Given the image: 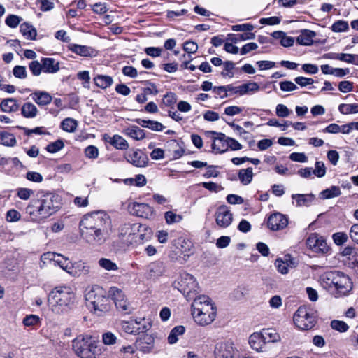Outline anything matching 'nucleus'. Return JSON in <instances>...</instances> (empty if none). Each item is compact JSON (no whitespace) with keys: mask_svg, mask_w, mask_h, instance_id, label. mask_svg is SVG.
I'll list each match as a JSON object with an SVG mask.
<instances>
[{"mask_svg":"<svg viewBox=\"0 0 358 358\" xmlns=\"http://www.w3.org/2000/svg\"><path fill=\"white\" fill-rule=\"evenodd\" d=\"M82 237L91 244L101 245L109 238L113 226L110 217L102 211L85 215L80 222Z\"/></svg>","mask_w":358,"mask_h":358,"instance_id":"f257e3e1","label":"nucleus"},{"mask_svg":"<svg viewBox=\"0 0 358 358\" xmlns=\"http://www.w3.org/2000/svg\"><path fill=\"white\" fill-rule=\"evenodd\" d=\"M61 206L60 196L52 192H42L31 200L26 208L27 217L39 222L56 213Z\"/></svg>","mask_w":358,"mask_h":358,"instance_id":"f03ea898","label":"nucleus"},{"mask_svg":"<svg viewBox=\"0 0 358 358\" xmlns=\"http://www.w3.org/2000/svg\"><path fill=\"white\" fill-rule=\"evenodd\" d=\"M192 315L200 326H207L213 322L217 316V307L206 295L196 297L192 303Z\"/></svg>","mask_w":358,"mask_h":358,"instance_id":"7ed1b4c3","label":"nucleus"},{"mask_svg":"<svg viewBox=\"0 0 358 358\" xmlns=\"http://www.w3.org/2000/svg\"><path fill=\"white\" fill-rule=\"evenodd\" d=\"M75 298V293L71 287H56L49 294L48 306L55 313L62 314L72 308Z\"/></svg>","mask_w":358,"mask_h":358,"instance_id":"20e7f679","label":"nucleus"},{"mask_svg":"<svg viewBox=\"0 0 358 358\" xmlns=\"http://www.w3.org/2000/svg\"><path fill=\"white\" fill-rule=\"evenodd\" d=\"M151 234V229L145 225L127 223L120 227L119 236L126 244L136 245L148 241Z\"/></svg>","mask_w":358,"mask_h":358,"instance_id":"39448f33","label":"nucleus"},{"mask_svg":"<svg viewBox=\"0 0 358 358\" xmlns=\"http://www.w3.org/2000/svg\"><path fill=\"white\" fill-rule=\"evenodd\" d=\"M87 306L93 309L94 313L105 312L108 310L109 299L106 292L98 285L91 287L85 294Z\"/></svg>","mask_w":358,"mask_h":358,"instance_id":"423d86ee","label":"nucleus"},{"mask_svg":"<svg viewBox=\"0 0 358 358\" xmlns=\"http://www.w3.org/2000/svg\"><path fill=\"white\" fill-rule=\"evenodd\" d=\"M73 348L81 358H96V341L90 335H79L73 341Z\"/></svg>","mask_w":358,"mask_h":358,"instance_id":"0eeeda50","label":"nucleus"},{"mask_svg":"<svg viewBox=\"0 0 358 358\" xmlns=\"http://www.w3.org/2000/svg\"><path fill=\"white\" fill-rule=\"evenodd\" d=\"M293 320L295 325L300 329H312L317 322L315 311L306 306H300L294 313Z\"/></svg>","mask_w":358,"mask_h":358,"instance_id":"6e6552de","label":"nucleus"},{"mask_svg":"<svg viewBox=\"0 0 358 358\" xmlns=\"http://www.w3.org/2000/svg\"><path fill=\"white\" fill-rule=\"evenodd\" d=\"M175 286L184 294L196 292L199 289L195 278L187 273L180 274V278L175 282Z\"/></svg>","mask_w":358,"mask_h":358,"instance_id":"1a4fd4ad","label":"nucleus"},{"mask_svg":"<svg viewBox=\"0 0 358 358\" xmlns=\"http://www.w3.org/2000/svg\"><path fill=\"white\" fill-rule=\"evenodd\" d=\"M306 245L310 250L317 253H326L329 250L325 238L317 233H313L308 236Z\"/></svg>","mask_w":358,"mask_h":358,"instance_id":"9d476101","label":"nucleus"},{"mask_svg":"<svg viewBox=\"0 0 358 358\" xmlns=\"http://www.w3.org/2000/svg\"><path fill=\"white\" fill-rule=\"evenodd\" d=\"M128 210L131 215L145 219H151L154 215L153 208L144 203H130Z\"/></svg>","mask_w":358,"mask_h":358,"instance_id":"9b49d317","label":"nucleus"},{"mask_svg":"<svg viewBox=\"0 0 358 358\" xmlns=\"http://www.w3.org/2000/svg\"><path fill=\"white\" fill-rule=\"evenodd\" d=\"M216 358H239L238 350L231 343H221L217 344L215 350Z\"/></svg>","mask_w":358,"mask_h":358,"instance_id":"f8f14e48","label":"nucleus"},{"mask_svg":"<svg viewBox=\"0 0 358 358\" xmlns=\"http://www.w3.org/2000/svg\"><path fill=\"white\" fill-rule=\"evenodd\" d=\"M215 217L216 224L221 228H227L233 220V215L225 205L221 206L217 209Z\"/></svg>","mask_w":358,"mask_h":358,"instance_id":"ddd939ff","label":"nucleus"},{"mask_svg":"<svg viewBox=\"0 0 358 358\" xmlns=\"http://www.w3.org/2000/svg\"><path fill=\"white\" fill-rule=\"evenodd\" d=\"M287 224L288 218L280 213H275L268 218L267 226L272 231L282 230Z\"/></svg>","mask_w":358,"mask_h":358,"instance_id":"4468645a","label":"nucleus"},{"mask_svg":"<svg viewBox=\"0 0 358 358\" xmlns=\"http://www.w3.org/2000/svg\"><path fill=\"white\" fill-rule=\"evenodd\" d=\"M352 289L350 279L343 273L337 271L334 282V289L341 294H346Z\"/></svg>","mask_w":358,"mask_h":358,"instance_id":"2eb2a0df","label":"nucleus"},{"mask_svg":"<svg viewBox=\"0 0 358 358\" xmlns=\"http://www.w3.org/2000/svg\"><path fill=\"white\" fill-rule=\"evenodd\" d=\"M296 265V259L290 255H285L283 257L278 258L275 262L278 271L283 275L288 273L289 269L295 268Z\"/></svg>","mask_w":358,"mask_h":358,"instance_id":"dca6fc26","label":"nucleus"},{"mask_svg":"<svg viewBox=\"0 0 358 358\" xmlns=\"http://www.w3.org/2000/svg\"><path fill=\"white\" fill-rule=\"evenodd\" d=\"M166 272V265L163 262L155 261L147 266V275L149 279L156 280L163 276Z\"/></svg>","mask_w":358,"mask_h":358,"instance_id":"f3484780","label":"nucleus"},{"mask_svg":"<svg viewBox=\"0 0 358 358\" xmlns=\"http://www.w3.org/2000/svg\"><path fill=\"white\" fill-rule=\"evenodd\" d=\"M208 134L216 135V136L213 138V142L212 143V149L214 152L222 154L228 150V137L225 134L213 131H208Z\"/></svg>","mask_w":358,"mask_h":358,"instance_id":"a211bd4d","label":"nucleus"},{"mask_svg":"<svg viewBox=\"0 0 358 358\" xmlns=\"http://www.w3.org/2000/svg\"><path fill=\"white\" fill-rule=\"evenodd\" d=\"M126 159L136 167H145L148 162V157L139 150L127 154Z\"/></svg>","mask_w":358,"mask_h":358,"instance_id":"6ab92c4d","label":"nucleus"},{"mask_svg":"<svg viewBox=\"0 0 358 358\" xmlns=\"http://www.w3.org/2000/svg\"><path fill=\"white\" fill-rule=\"evenodd\" d=\"M155 339L152 335H142L136 342V348L145 352H150L154 347Z\"/></svg>","mask_w":358,"mask_h":358,"instance_id":"aec40b11","label":"nucleus"},{"mask_svg":"<svg viewBox=\"0 0 358 358\" xmlns=\"http://www.w3.org/2000/svg\"><path fill=\"white\" fill-rule=\"evenodd\" d=\"M249 344L250 347L257 352H264L266 343L263 339L262 334L260 332H255L249 337Z\"/></svg>","mask_w":358,"mask_h":358,"instance_id":"412c9836","label":"nucleus"},{"mask_svg":"<svg viewBox=\"0 0 358 358\" xmlns=\"http://www.w3.org/2000/svg\"><path fill=\"white\" fill-rule=\"evenodd\" d=\"M71 271H69V273L73 277L86 275L90 271V265L81 261L73 263Z\"/></svg>","mask_w":358,"mask_h":358,"instance_id":"4be33fe9","label":"nucleus"},{"mask_svg":"<svg viewBox=\"0 0 358 358\" xmlns=\"http://www.w3.org/2000/svg\"><path fill=\"white\" fill-rule=\"evenodd\" d=\"M68 48L71 52L82 57H94L96 55V51L89 46L70 44Z\"/></svg>","mask_w":358,"mask_h":358,"instance_id":"5701e85b","label":"nucleus"},{"mask_svg":"<svg viewBox=\"0 0 358 358\" xmlns=\"http://www.w3.org/2000/svg\"><path fill=\"white\" fill-rule=\"evenodd\" d=\"M316 33L308 29H303L301 31L299 36L296 38V42L301 45H311L313 43V38L315 37Z\"/></svg>","mask_w":358,"mask_h":358,"instance_id":"b1692460","label":"nucleus"},{"mask_svg":"<svg viewBox=\"0 0 358 358\" xmlns=\"http://www.w3.org/2000/svg\"><path fill=\"white\" fill-rule=\"evenodd\" d=\"M292 199L296 201V206H308L315 199L313 194H296L292 195Z\"/></svg>","mask_w":358,"mask_h":358,"instance_id":"393cba45","label":"nucleus"},{"mask_svg":"<svg viewBox=\"0 0 358 358\" xmlns=\"http://www.w3.org/2000/svg\"><path fill=\"white\" fill-rule=\"evenodd\" d=\"M43 71L48 73H55L59 70V64L53 58H44L42 59Z\"/></svg>","mask_w":358,"mask_h":358,"instance_id":"a878e982","label":"nucleus"},{"mask_svg":"<svg viewBox=\"0 0 358 358\" xmlns=\"http://www.w3.org/2000/svg\"><path fill=\"white\" fill-rule=\"evenodd\" d=\"M336 272H327L321 276L320 282L324 288L330 290L334 289Z\"/></svg>","mask_w":358,"mask_h":358,"instance_id":"bb28decb","label":"nucleus"},{"mask_svg":"<svg viewBox=\"0 0 358 358\" xmlns=\"http://www.w3.org/2000/svg\"><path fill=\"white\" fill-rule=\"evenodd\" d=\"M136 122L141 127L148 128L155 131H161L164 128L162 123L155 120L136 119Z\"/></svg>","mask_w":358,"mask_h":358,"instance_id":"cd10ccee","label":"nucleus"},{"mask_svg":"<svg viewBox=\"0 0 358 358\" xmlns=\"http://www.w3.org/2000/svg\"><path fill=\"white\" fill-rule=\"evenodd\" d=\"M31 96L32 99L39 106L48 105L52 100L51 95L46 92H36Z\"/></svg>","mask_w":358,"mask_h":358,"instance_id":"c85d7f7f","label":"nucleus"},{"mask_svg":"<svg viewBox=\"0 0 358 358\" xmlns=\"http://www.w3.org/2000/svg\"><path fill=\"white\" fill-rule=\"evenodd\" d=\"M124 134L136 140V141H141L145 137V133L143 129H141L138 126H131L128 128H127L124 130Z\"/></svg>","mask_w":358,"mask_h":358,"instance_id":"c756f323","label":"nucleus"},{"mask_svg":"<svg viewBox=\"0 0 358 358\" xmlns=\"http://www.w3.org/2000/svg\"><path fill=\"white\" fill-rule=\"evenodd\" d=\"M261 333L266 344L268 343H276L280 341V336L275 329H262Z\"/></svg>","mask_w":358,"mask_h":358,"instance_id":"7c9ffc66","label":"nucleus"},{"mask_svg":"<svg viewBox=\"0 0 358 358\" xmlns=\"http://www.w3.org/2000/svg\"><path fill=\"white\" fill-rule=\"evenodd\" d=\"M238 177L240 182L243 185H247L251 182L253 178V169L251 167L242 169L239 170Z\"/></svg>","mask_w":358,"mask_h":358,"instance_id":"2f4dec72","label":"nucleus"},{"mask_svg":"<svg viewBox=\"0 0 358 358\" xmlns=\"http://www.w3.org/2000/svg\"><path fill=\"white\" fill-rule=\"evenodd\" d=\"M94 81L95 85L101 89H106L113 83V78L106 75H97L94 78Z\"/></svg>","mask_w":358,"mask_h":358,"instance_id":"473e14b6","label":"nucleus"},{"mask_svg":"<svg viewBox=\"0 0 358 358\" xmlns=\"http://www.w3.org/2000/svg\"><path fill=\"white\" fill-rule=\"evenodd\" d=\"M110 145L118 150H127L129 148L128 142L121 136L115 134L110 138L108 141Z\"/></svg>","mask_w":358,"mask_h":358,"instance_id":"72a5a7b5","label":"nucleus"},{"mask_svg":"<svg viewBox=\"0 0 358 358\" xmlns=\"http://www.w3.org/2000/svg\"><path fill=\"white\" fill-rule=\"evenodd\" d=\"M259 90V85L255 82H248L239 86V96Z\"/></svg>","mask_w":358,"mask_h":358,"instance_id":"f704fd0d","label":"nucleus"},{"mask_svg":"<svg viewBox=\"0 0 358 358\" xmlns=\"http://www.w3.org/2000/svg\"><path fill=\"white\" fill-rule=\"evenodd\" d=\"M341 189L338 186H331L328 189H326L321 192L320 196L323 199H329L334 197H337L341 195Z\"/></svg>","mask_w":358,"mask_h":358,"instance_id":"c9c22d12","label":"nucleus"},{"mask_svg":"<svg viewBox=\"0 0 358 358\" xmlns=\"http://www.w3.org/2000/svg\"><path fill=\"white\" fill-rule=\"evenodd\" d=\"M99 266L107 271H116L118 266L116 263L108 258L102 257L98 261Z\"/></svg>","mask_w":358,"mask_h":358,"instance_id":"e433bc0d","label":"nucleus"},{"mask_svg":"<svg viewBox=\"0 0 358 358\" xmlns=\"http://www.w3.org/2000/svg\"><path fill=\"white\" fill-rule=\"evenodd\" d=\"M185 327L183 326L175 327L170 332L168 336V342L170 344H174L178 341V336L185 333Z\"/></svg>","mask_w":358,"mask_h":358,"instance_id":"4c0bfd02","label":"nucleus"},{"mask_svg":"<svg viewBox=\"0 0 358 358\" xmlns=\"http://www.w3.org/2000/svg\"><path fill=\"white\" fill-rule=\"evenodd\" d=\"M77 126V121L71 117L65 118L61 123V128L64 131L69 133L74 132Z\"/></svg>","mask_w":358,"mask_h":358,"instance_id":"58836bf2","label":"nucleus"},{"mask_svg":"<svg viewBox=\"0 0 358 358\" xmlns=\"http://www.w3.org/2000/svg\"><path fill=\"white\" fill-rule=\"evenodd\" d=\"M335 58L349 64L358 65V55L340 53L337 54Z\"/></svg>","mask_w":358,"mask_h":358,"instance_id":"ea45409f","label":"nucleus"},{"mask_svg":"<svg viewBox=\"0 0 358 358\" xmlns=\"http://www.w3.org/2000/svg\"><path fill=\"white\" fill-rule=\"evenodd\" d=\"M338 110L341 113L344 115L357 113H358V104H345L341 103L338 106Z\"/></svg>","mask_w":358,"mask_h":358,"instance_id":"a19ab883","label":"nucleus"},{"mask_svg":"<svg viewBox=\"0 0 358 358\" xmlns=\"http://www.w3.org/2000/svg\"><path fill=\"white\" fill-rule=\"evenodd\" d=\"M55 264H57L61 268L69 273V271H71V268H73V263L69 260V259L64 257L62 255H59Z\"/></svg>","mask_w":358,"mask_h":358,"instance_id":"79ce46f5","label":"nucleus"},{"mask_svg":"<svg viewBox=\"0 0 358 358\" xmlns=\"http://www.w3.org/2000/svg\"><path fill=\"white\" fill-rule=\"evenodd\" d=\"M122 329L127 334H136L139 331V328L134 326V322L133 320L129 321H122L121 322Z\"/></svg>","mask_w":358,"mask_h":358,"instance_id":"37998d69","label":"nucleus"},{"mask_svg":"<svg viewBox=\"0 0 358 358\" xmlns=\"http://www.w3.org/2000/svg\"><path fill=\"white\" fill-rule=\"evenodd\" d=\"M37 31L34 27L29 23H24V37L29 40H35Z\"/></svg>","mask_w":358,"mask_h":358,"instance_id":"c03bdc74","label":"nucleus"},{"mask_svg":"<svg viewBox=\"0 0 358 358\" xmlns=\"http://www.w3.org/2000/svg\"><path fill=\"white\" fill-rule=\"evenodd\" d=\"M1 142L3 145L6 146H13L16 143V139L13 134L2 132L0 134Z\"/></svg>","mask_w":358,"mask_h":358,"instance_id":"a18cd8bd","label":"nucleus"},{"mask_svg":"<svg viewBox=\"0 0 358 358\" xmlns=\"http://www.w3.org/2000/svg\"><path fill=\"white\" fill-rule=\"evenodd\" d=\"M0 106L1 110L6 113L12 112L17 109L15 101L12 99L2 101Z\"/></svg>","mask_w":358,"mask_h":358,"instance_id":"49530a36","label":"nucleus"},{"mask_svg":"<svg viewBox=\"0 0 358 358\" xmlns=\"http://www.w3.org/2000/svg\"><path fill=\"white\" fill-rule=\"evenodd\" d=\"M230 36H233L231 38V41L235 43L240 41L253 40L255 38V34L252 32H245L236 36L231 34Z\"/></svg>","mask_w":358,"mask_h":358,"instance_id":"de8ad7c7","label":"nucleus"},{"mask_svg":"<svg viewBox=\"0 0 358 358\" xmlns=\"http://www.w3.org/2000/svg\"><path fill=\"white\" fill-rule=\"evenodd\" d=\"M164 217L168 224L180 222L182 220V216L178 215L173 211L165 213Z\"/></svg>","mask_w":358,"mask_h":358,"instance_id":"09e8293b","label":"nucleus"},{"mask_svg":"<svg viewBox=\"0 0 358 358\" xmlns=\"http://www.w3.org/2000/svg\"><path fill=\"white\" fill-rule=\"evenodd\" d=\"M37 108L35 105L31 103L24 104V117L31 118L36 115Z\"/></svg>","mask_w":358,"mask_h":358,"instance_id":"8fccbe9b","label":"nucleus"},{"mask_svg":"<svg viewBox=\"0 0 358 358\" xmlns=\"http://www.w3.org/2000/svg\"><path fill=\"white\" fill-rule=\"evenodd\" d=\"M348 23L344 20H338L331 25V30L334 32H343L348 31Z\"/></svg>","mask_w":358,"mask_h":358,"instance_id":"3c124183","label":"nucleus"},{"mask_svg":"<svg viewBox=\"0 0 358 358\" xmlns=\"http://www.w3.org/2000/svg\"><path fill=\"white\" fill-rule=\"evenodd\" d=\"M292 111L284 104H278L275 108L276 115L279 117H287L292 114Z\"/></svg>","mask_w":358,"mask_h":358,"instance_id":"603ef678","label":"nucleus"},{"mask_svg":"<svg viewBox=\"0 0 358 358\" xmlns=\"http://www.w3.org/2000/svg\"><path fill=\"white\" fill-rule=\"evenodd\" d=\"M334 242L337 245H343L348 240V236L345 232H336L332 235Z\"/></svg>","mask_w":358,"mask_h":358,"instance_id":"864d4df0","label":"nucleus"},{"mask_svg":"<svg viewBox=\"0 0 358 358\" xmlns=\"http://www.w3.org/2000/svg\"><path fill=\"white\" fill-rule=\"evenodd\" d=\"M64 146V144L62 140H57L56 141L48 144L46 147V150L50 153H55L62 150Z\"/></svg>","mask_w":358,"mask_h":358,"instance_id":"5fc2aeb1","label":"nucleus"},{"mask_svg":"<svg viewBox=\"0 0 358 358\" xmlns=\"http://www.w3.org/2000/svg\"><path fill=\"white\" fill-rule=\"evenodd\" d=\"M331 327L340 332H345L349 329V326L345 322L336 320L331 321Z\"/></svg>","mask_w":358,"mask_h":358,"instance_id":"6e6d98bb","label":"nucleus"},{"mask_svg":"<svg viewBox=\"0 0 358 358\" xmlns=\"http://www.w3.org/2000/svg\"><path fill=\"white\" fill-rule=\"evenodd\" d=\"M315 169L313 170V173L318 178L324 176L326 173V167L323 162H316Z\"/></svg>","mask_w":358,"mask_h":358,"instance_id":"4d7b16f0","label":"nucleus"},{"mask_svg":"<svg viewBox=\"0 0 358 358\" xmlns=\"http://www.w3.org/2000/svg\"><path fill=\"white\" fill-rule=\"evenodd\" d=\"M109 294L110 296L112 297L113 300L114 301V303H116V301H121L124 298H125V296L122 291L117 287H111L109 291Z\"/></svg>","mask_w":358,"mask_h":358,"instance_id":"13d9d810","label":"nucleus"},{"mask_svg":"<svg viewBox=\"0 0 358 358\" xmlns=\"http://www.w3.org/2000/svg\"><path fill=\"white\" fill-rule=\"evenodd\" d=\"M37 3L40 4V9L43 12H47L52 10L55 7V3L52 0H36Z\"/></svg>","mask_w":358,"mask_h":358,"instance_id":"bf43d9fd","label":"nucleus"},{"mask_svg":"<svg viewBox=\"0 0 358 358\" xmlns=\"http://www.w3.org/2000/svg\"><path fill=\"white\" fill-rule=\"evenodd\" d=\"M40 323V318L36 315H29L24 318V325L30 327L35 326Z\"/></svg>","mask_w":358,"mask_h":358,"instance_id":"052dcab7","label":"nucleus"},{"mask_svg":"<svg viewBox=\"0 0 358 358\" xmlns=\"http://www.w3.org/2000/svg\"><path fill=\"white\" fill-rule=\"evenodd\" d=\"M20 17L15 15H9L6 19V24L11 27L15 28L20 22Z\"/></svg>","mask_w":358,"mask_h":358,"instance_id":"680f3d73","label":"nucleus"},{"mask_svg":"<svg viewBox=\"0 0 358 358\" xmlns=\"http://www.w3.org/2000/svg\"><path fill=\"white\" fill-rule=\"evenodd\" d=\"M231 29L234 31H247L250 32L254 29V26L252 24L246 23L242 24H236L231 27Z\"/></svg>","mask_w":358,"mask_h":358,"instance_id":"e2e57ef3","label":"nucleus"},{"mask_svg":"<svg viewBox=\"0 0 358 358\" xmlns=\"http://www.w3.org/2000/svg\"><path fill=\"white\" fill-rule=\"evenodd\" d=\"M280 87L284 92H292L298 88L294 83L287 80L280 82Z\"/></svg>","mask_w":358,"mask_h":358,"instance_id":"0e129e2a","label":"nucleus"},{"mask_svg":"<svg viewBox=\"0 0 358 358\" xmlns=\"http://www.w3.org/2000/svg\"><path fill=\"white\" fill-rule=\"evenodd\" d=\"M183 49L187 53H195L198 50L197 44L192 41H188L184 43Z\"/></svg>","mask_w":358,"mask_h":358,"instance_id":"69168bd1","label":"nucleus"},{"mask_svg":"<svg viewBox=\"0 0 358 358\" xmlns=\"http://www.w3.org/2000/svg\"><path fill=\"white\" fill-rule=\"evenodd\" d=\"M86 157L90 159H96L99 155V150L96 146L90 145L85 150Z\"/></svg>","mask_w":358,"mask_h":358,"instance_id":"338daca9","label":"nucleus"},{"mask_svg":"<svg viewBox=\"0 0 358 358\" xmlns=\"http://www.w3.org/2000/svg\"><path fill=\"white\" fill-rule=\"evenodd\" d=\"M177 101L176 96L173 92L167 93L163 99V103L166 106H172Z\"/></svg>","mask_w":358,"mask_h":358,"instance_id":"774afa93","label":"nucleus"}]
</instances>
